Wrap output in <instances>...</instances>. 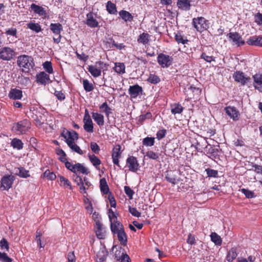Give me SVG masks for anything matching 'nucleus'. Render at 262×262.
<instances>
[{"label":"nucleus","mask_w":262,"mask_h":262,"mask_svg":"<svg viewBox=\"0 0 262 262\" xmlns=\"http://www.w3.org/2000/svg\"><path fill=\"white\" fill-rule=\"evenodd\" d=\"M17 63L18 66L22 68V70L24 72H29L30 69H33L35 66L32 57L26 55L19 56L17 58Z\"/></svg>","instance_id":"f257e3e1"},{"label":"nucleus","mask_w":262,"mask_h":262,"mask_svg":"<svg viewBox=\"0 0 262 262\" xmlns=\"http://www.w3.org/2000/svg\"><path fill=\"white\" fill-rule=\"evenodd\" d=\"M30 125L29 122L27 120L24 119L14 124L12 130L17 134H24L28 130Z\"/></svg>","instance_id":"f03ea898"},{"label":"nucleus","mask_w":262,"mask_h":262,"mask_svg":"<svg viewBox=\"0 0 262 262\" xmlns=\"http://www.w3.org/2000/svg\"><path fill=\"white\" fill-rule=\"evenodd\" d=\"M193 25L198 31L202 32L209 28L208 21L203 17L194 18Z\"/></svg>","instance_id":"7ed1b4c3"},{"label":"nucleus","mask_w":262,"mask_h":262,"mask_svg":"<svg viewBox=\"0 0 262 262\" xmlns=\"http://www.w3.org/2000/svg\"><path fill=\"white\" fill-rule=\"evenodd\" d=\"M105 66L103 61H99L95 63V65L89 66L87 69L93 77H97L101 75V69Z\"/></svg>","instance_id":"20e7f679"},{"label":"nucleus","mask_w":262,"mask_h":262,"mask_svg":"<svg viewBox=\"0 0 262 262\" xmlns=\"http://www.w3.org/2000/svg\"><path fill=\"white\" fill-rule=\"evenodd\" d=\"M15 180L14 176L10 174L4 176L1 180L0 188L3 190H8L12 186V184Z\"/></svg>","instance_id":"39448f33"},{"label":"nucleus","mask_w":262,"mask_h":262,"mask_svg":"<svg viewBox=\"0 0 262 262\" xmlns=\"http://www.w3.org/2000/svg\"><path fill=\"white\" fill-rule=\"evenodd\" d=\"M50 28L52 32L57 36V37H53L54 41L56 43H58L60 42L61 38L60 33L63 30L62 25L60 23H52L50 26Z\"/></svg>","instance_id":"423d86ee"},{"label":"nucleus","mask_w":262,"mask_h":262,"mask_svg":"<svg viewBox=\"0 0 262 262\" xmlns=\"http://www.w3.org/2000/svg\"><path fill=\"white\" fill-rule=\"evenodd\" d=\"M15 54L14 50L9 47H3L0 50V59L5 61L11 60Z\"/></svg>","instance_id":"0eeeda50"},{"label":"nucleus","mask_w":262,"mask_h":262,"mask_svg":"<svg viewBox=\"0 0 262 262\" xmlns=\"http://www.w3.org/2000/svg\"><path fill=\"white\" fill-rule=\"evenodd\" d=\"M173 58L172 57L160 53L157 57L158 63L163 68H168L172 64Z\"/></svg>","instance_id":"6e6552de"},{"label":"nucleus","mask_w":262,"mask_h":262,"mask_svg":"<svg viewBox=\"0 0 262 262\" xmlns=\"http://www.w3.org/2000/svg\"><path fill=\"white\" fill-rule=\"evenodd\" d=\"M233 77L236 82L240 83L242 85H245L250 82L251 80L249 77L245 76L244 73L240 71L235 72L233 75Z\"/></svg>","instance_id":"1a4fd4ad"},{"label":"nucleus","mask_w":262,"mask_h":262,"mask_svg":"<svg viewBox=\"0 0 262 262\" xmlns=\"http://www.w3.org/2000/svg\"><path fill=\"white\" fill-rule=\"evenodd\" d=\"M206 154L209 158L214 161L220 159V150L218 148L210 144L206 146Z\"/></svg>","instance_id":"9d476101"},{"label":"nucleus","mask_w":262,"mask_h":262,"mask_svg":"<svg viewBox=\"0 0 262 262\" xmlns=\"http://www.w3.org/2000/svg\"><path fill=\"white\" fill-rule=\"evenodd\" d=\"M126 166L128 167V170L132 172H136L139 167L137 158L134 156H129L126 160Z\"/></svg>","instance_id":"9b49d317"},{"label":"nucleus","mask_w":262,"mask_h":262,"mask_svg":"<svg viewBox=\"0 0 262 262\" xmlns=\"http://www.w3.org/2000/svg\"><path fill=\"white\" fill-rule=\"evenodd\" d=\"M230 41H232L234 44L238 46L245 44V41L242 39V36L237 32H230L227 34Z\"/></svg>","instance_id":"f8f14e48"},{"label":"nucleus","mask_w":262,"mask_h":262,"mask_svg":"<svg viewBox=\"0 0 262 262\" xmlns=\"http://www.w3.org/2000/svg\"><path fill=\"white\" fill-rule=\"evenodd\" d=\"M36 81L44 85L52 82L50 80L49 75L45 72H41L36 75Z\"/></svg>","instance_id":"ddd939ff"},{"label":"nucleus","mask_w":262,"mask_h":262,"mask_svg":"<svg viewBox=\"0 0 262 262\" xmlns=\"http://www.w3.org/2000/svg\"><path fill=\"white\" fill-rule=\"evenodd\" d=\"M96 234L99 239H104L105 237V230L102 224L99 221H96Z\"/></svg>","instance_id":"4468645a"},{"label":"nucleus","mask_w":262,"mask_h":262,"mask_svg":"<svg viewBox=\"0 0 262 262\" xmlns=\"http://www.w3.org/2000/svg\"><path fill=\"white\" fill-rule=\"evenodd\" d=\"M225 110L226 113L233 120H238L239 113L236 107L229 106L226 107Z\"/></svg>","instance_id":"2eb2a0df"},{"label":"nucleus","mask_w":262,"mask_h":262,"mask_svg":"<svg viewBox=\"0 0 262 262\" xmlns=\"http://www.w3.org/2000/svg\"><path fill=\"white\" fill-rule=\"evenodd\" d=\"M121 146L119 144H117L113 149V153H112V159L113 161L114 164L117 165L119 167H120V166L119 164V158L121 155Z\"/></svg>","instance_id":"dca6fc26"},{"label":"nucleus","mask_w":262,"mask_h":262,"mask_svg":"<svg viewBox=\"0 0 262 262\" xmlns=\"http://www.w3.org/2000/svg\"><path fill=\"white\" fill-rule=\"evenodd\" d=\"M61 136L66 139V143L68 141L74 142L75 140L78 139V134L74 130L72 132L67 131L66 133L63 132L61 133Z\"/></svg>","instance_id":"f3484780"},{"label":"nucleus","mask_w":262,"mask_h":262,"mask_svg":"<svg viewBox=\"0 0 262 262\" xmlns=\"http://www.w3.org/2000/svg\"><path fill=\"white\" fill-rule=\"evenodd\" d=\"M254 80L253 86L254 88L260 92H262V73L256 74L253 76Z\"/></svg>","instance_id":"a211bd4d"},{"label":"nucleus","mask_w":262,"mask_h":262,"mask_svg":"<svg viewBox=\"0 0 262 262\" xmlns=\"http://www.w3.org/2000/svg\"><path fill=\"white\" fill-rule=\"evenodd\" d=\"M142 87L138 84L130 86L128 89V93L133 98L137 97L140 94H142Z\"/></svg>","instance_id":"6ab92c4d"},{"label":"nucleus","mask_w":262,"mask_h":262,"mask_svg":"<svg viewBox=\"0 0 262 262\" xmlns=\"http://www.w3.org/2000/svg\"><path fill=\"white\" fill-rule=\"evenodd\" d=\"M248 45L262 47V36H254L250 37L247 41Z\"/></svg>","instance_id":"aec40b11"},{"label":"nucleus","mask_w":262,"mask_h":262,"mask_svg":"<svg viewBox=\"0 0 262 262\" xmlns=\"http://www.w3.org/2000/svg\"><path fill=\"white\" fill-rule=\"evenodd\" d=\"M13 173L20 178H27L30 177L29 170H26L23 167H15L13 169Z\"/></svg>","instance_id":"412c9836"},{"label":"nucleus","mask_w":262,"mask_h":262,"mask_svg":"<svg viewBox=\"0 0 262 262\" xmlns=\"http://www.w3.org/2000/svg\"><path fill=\"white\" fill-rule=\"evenodd\" d=\"M86 24L88 26L91 28H95L98 26V22L94 18L93 13H88L86 14Z\"/></svg>","instance_id":"4be33fe9"},{"label":"nucleus","mask_w":262,"mask_h":262,"mask_svg":"<svg viewBox=\"0 0 262 262\" xmlns=\"http://www.w3.org/2000/svg\"><path fill=\"white\" fill-rule=\"evenodd\" d=\"M73 179L74 182L76 183V184L79 186V190L81 193H86V188L84 186V183L83 180L82 178L77 175V174H73Z\"/></svg>","instance_id":"5701e85b"},{"label":"nucleus","mask_w":262,"mask_h":262,"mask_svg":"<svg viewBox=\"0 0 262 262\" xmlns=\"http://www.w3.org/2000/svg\"><path fill=\"white\" fill-rule=\"evenodd\" d=\"M86 118H83L84 125L83 128L84 130L88 133H93V123L92 120L90 118L86 117Z\"/></svg>","instance_id":"b1692460"},{"label":"nucleus","mask_w":262,"mask_h":262,"mask_svg":"<svg viewBox=\"0 0 262 262\" xmlns=\"http://www.w3.org/2000/svg\"><path fill=\"white\" fill-rule=\"evenodd\" d=\"M110 227L112 232L114 234L124 229L123 225L118 221L111 222Z\"/></svg>","instance_id":"393cba45"},{"label":"nucleus","mask_w":262,"mask_h":262,"mask_svg":"<svg viewBox=\"0 0 262 262\" xmlns=\"http://www.w3.org/2000/svg\"><path fill=\"white\" fill-rule=\"evenodd\" d=\"M9 96L14 100L20 99L23 97V93L20 90L12 89L10 91Z\"/></svg>","instance_id":"a878e982"},{"label":"nucleus","mask_w":262,"mask_h":262,"mask_svg":"<svg viewBox=\"0 0 262 262\" xmlns=\"http://www.w3.org/2000/svg\"><path fill=\"white\" fill-rule=\"evenodd\" d=\"M177 6L179 9L187 11L190 10L191 5L189 0H178Z\"/></svg>","instance_id":"bb28decb"},{"label":"nucleus","mask_w":262,"mask_h":262,"mask_svg":"<svg viewBox=\"0 0 262 262\" xmlns=\"http://www.w3.org/2000/svg\"><path fill=\"white\" fill-rule=\"evenodd\" d=\"M119 14L121 18L125 22H131L133 20V16L127 11L122 10L119 12Z\"/></svg>","instance_id":"cd10ccee"},{"label":"nucleus","mask_w":262,"mask_h":262,"mask_svg":"<svg viewBox=\"0 0 262 262\" xmlns=\"http://www.w3.org/2000/svg\"><path fill=\"white\" fill-rule=\"evenodd\" d=\"M31 8L34 13L38 14L40 16L45 15L47 14L46 11L43 7L35 4H32L31 5Z\"/></svg>","instance_id":"c85d7f7f"},{"label":"nucleus","mask_w":262,"mask_h":262,"mask_svg":"<svg viewBox=\"0 0 262 262\" xmlns=\"http://www.w3.org/2000/svg\"><path fill=\"white\" fill-rule=\"evenodd\" d=\"M116 234H117L118 240L120 243L123 246H125L127 244V238L124 229L120 230L119 232H118Z\"/></svg>","instance_id":"c756f323"},{"label":"nucleus","mask_w":262,"mask_h":262,"mask_svg":"<svg viewBox=\"0 0 262 262\" xmlns=\"http://www.w3.org/2000/svg\"><path fill=\"white\" fill-rule=\"evenodd\" d=\"M92 117L99 126L104 125V117L101 114L93 112L92 113Z\"/></svg>","instance_id":"7c9ffc66"},{"label":"nucleus","mask_w":262,"mask_h":262,"mask_svg":"<svg viewBox=\"0 0 262 262\" xmlns=\"http://www.w3.org/2000/svg\"><path fill=\"white\" fill-rule=\"evenodd\" d=\"M183 107L179 103H174L171 105V112L172 114H180L183 111Z\"/></svg>","instance_id":"2f4dec72"},{"label":"nucleus","mask_w":262,"mask_h":262,"mask_svg":"<svg viewBox=\"0 0 262 262\" xmlns=\"http://www.w3.org/2000/svg\"><path fill=\"white\" fill-rule=\"evenodd\" d=\"M100 188L101 191L103 194H106L109 192V188L105 178L100 179Z\"/></svg>","instance_id":"473e14b6"},{"label":"nucleus","mask_w":262,"mask_h":262,"mask_svg":"<svg viewBox=\"0 0 262 262\" xmlns=\"http://www.w3.org/2000/svg\"><path fill=\"white\" fill-rule=\"evenodd\" d=\"M237 256L236 249L232 248L228 252L226 259L229 262H232Z\"/></svg>","instance_id":"72a5a7b5"},{"label":"nucleus","mask_w":262,"mask_h":262,"mask_svg":"<svg viewBox=\"0 0 262 262\" xmlns=\"http://www.w3.org/2000/svg\"><path fill=\"white\" fill-rule=\"evenodd\" d=\"M149 36H150L148 33L143 32L139 35L137 39V41L139 43H141L143 45L148 44Z\"/></svg>","instance_id":"f704fd0d"},{"label":"nucleus","mask_w":262,"mask_h":262,"mask_svg":"<svg viewBox=\"0 0 262 262\" xmlns=\"http://www.w3.org/2000/svg\"><path fill=\"white\" fill-rule=\"evenodd\" d=\"M88 157L93 165L95 166L96 168L99 169L98 166L101 163L100 160L95 155H89Z\"/></svg>","instance_id":"c9c22d12"},{"label":"nucleus","mask_w":262,"mask_h":262,"mask_svg":"<svg viewBox=\"0 0 262 262\" xmlns=\"http://www.w3.org/2000/svg\"><path fill=\"white\" fill-rule=\"evenodd\" d=\"M106 10L108 12L112 14H115L117 13L116 5L111 1H108L106 5Z\"/></svg>","instance_id":"e433bc0d"},{"label":"nucleus","mask_w":262,"mask_h":262,"mask_svg":"<svg viewBox=\"0 0 262 262\" xmlns=\"http://www.w3.org/2000/svg\"><path fill=\"white\" fill-rule=\"evenodd\" d=\"M67 144L69 146V147L74 151L79 154V155H82L83 151L80 148V147L74 142H72L71 141H68L67 142Z\"/></svg>","instance_id":"4c0bfd02"},{"label":"nucleus","mask_w":262,"mask_h":262,"mask_svg":"<svg viewBox=\"0 0 262 262\" xmlns=\"http://www.w3.org/2000/svg\"><path fill=\"white\" fill-rule=\"evenodd\" d=\"M211 241L213 242L215 245L220 246L222 244V239L217 233L215 232H212L210 235Z\"/></svg>","instance_id":"58836bf2"},{"label":"nucleus","mask_w":262,"mask_h":262,"mask_svg":"<svg viewBox=\"0 0 262 262\" xmlns=\"http://www.w3.org/2000/svg\"><path fill=\"white\" fill-rule=\"evenodd\" d=\"M11 145L14 148H16L18 150L23 148V143L22 141L16 138H14L12 140Z\"/></svg>","instance_id":"ea45409f"},{"label":"nucleus","mask_w":262,"mask_h":262,"mask_svg":"<svg viewBox=\"0 0 262 262\" xmlns=\"http://www.w3.org/2000/svg\"><path fill=\"white\" fill-rule=\"evenodd\" d=\"M76 172H80L85 174H88L89 173L88 169L80 163H77L75 164V173Z\"/></svg>","instance_id":"a19ab883"},{"label":"nucleus","mask_w":262,"mask_h":262,"mask_svg":"<svg viewBox=\"0 0 262 262\" xmlns=\"http://www.w3.org/2000/svg\"><path fill=\"white\" fill-rule=\"evenodd\" d=\"M27 27L36 33H38L41 31L40 25L37 23H29L27 24Z\"/></svg>","instance_id":"79ce46f5"},{"label":"nucleus","mask_w":262,"mask_h":262,"mask_svg":"<svg viewBox=\"0 0 262 262\" xmlns=\"http://www.w3.org/2000/svg\"><path fill=\"white\" fill-rule=\"evenodd\" d=\"M147 81L151 84H156L160 81V78L155 74H150Z\"/></svg>","instance_id":"37998d69"},{"label":"nucleus","mask_w":262,"mask_h":262,"mask_svg":"<svg viewBox=\"0 0 262 262\" xmlns=\"http://www.w3.org/2000/svg\"><path fill=\"white\" fill-rule=\"evenodd\" d=\"M125 65L123 63L118 62L115 63L114 70L119 74H123L125 73Z\"/></svg>","instance_id":"c03bdc74"},{"label":"nucleus","mask_w":262,"mask_h":262,"mask_svg":"<svg viewBox=\"0 0 262 262\" xmlns=\"http://www.w3.org/2000/svg\"><path fill=\"white\" fill-rule=\"evenodd\" d=\"M83 85L84 89L86 92H91L94 90L93 84L90 83L87 79H84L83 80Z\"/></svg>","instance_id":"a18cd8bd"},{"label":"nucleus","mask_w":262,"mask_h":262,"mask_svg":"<svg viewBox=\"0 0 262 262\" xmlns=\"http://www.w3.org/2000/svg\"><path fill=\"white\" fill-rule=\"evenodd\" d=\"M241 191L245 194L246 198L248 199L254 198L256 196V195L254 192L245 188H242L241 189Z\"/></svg>","instance_id":"49530a36"},{"label":"nucleus","mask_w":262,"mask_h":262,"mask_svg":"<svg viewBox=\"0 0 262 262\" xmlns=\"http://www.w3.org/2000/svg\"><path fill=\"white\" fill-rule=\"evenodd\" d=\"M103 107H105V110H103L102 112L104 113L107 117H108L109 115L112 113V109L108 106V104L106 102H104L102 103L100 106L99 108L100 110H103Z\"/></svg>","instance_id":"de8ad7c7"},{"label":"nucleus","mask_w":262,"mask_h":262,"mask_svg":"<svg viewBox=\"0 0 262 262\" xmlns=\"http://www.w3.org/2000/svg\"><path fill=\"white\" fill-rule=\"evenodd\" d=\"M43 68L45 71L49 74H52L53 72V70L52 66V63L50 61H46L43 64Z\"/></svg>","instance_id":"09e8293b"},{"label":"nucleus","mask_w":262,"mask_h":262,"mask_svg":"<svg viewBox=\"0 0 262 262\" xmlns=\"http://www.w3.org/2000/svg\"><path fill=\"white\" fill-rule=\"evenodd\" d=\"M155 143V138L154 137H146L143 140V144L147 146H151Z\"/></svg>","instance_id":"8fccbe9b"},{"label":"nucleus","mask_w":262,"mask_h":262,"mask_svg":"<svg viewBox=\"0 0 262 262\" xmlns=\"http://www.w3.org/2000/svg\"><path fill=\"white\" fill-rule=\"evenodd\" d=\"M175 39L178 43H181L183 45L186 43L188 41L187 39H184L183 36L180 33L176 34Z\"/></svg>","instance_id":"3c124183"},{"label":"nucleus","mask_w":262,"mask_h":262,"mask_svg":"<svg viewBox=\"0 0 262 262\" xmlns=\"http://www.w3.org/2000/svg\"><path fill=\"white\" fill-rule=\"evenodd\" d=\"M0 260L2 262H12V259L5 252H0Z\"/></svg>","instance_id":"603ef678"},{"label":"nucleus","mask_w":262,"mask_h":262,"mask_svg":"<svg viewBox=\"0 0 262 262\" xmlns=\"http://www.w3.org/2000/svg\"><path fill=\"white\" fill-rule=\"evenodd\" d=\"M43 176L44 177L47 178L49 180H54L56 178V175L54 173L51 172L49 170L45 171L43 173Z\"/></svg>","instance_id":"864d4df0"},{"label":"nucleus","mask_w":262,"mask_h":262,"mask_svg":"<svg viewBox=\"0 0 262 262\" xmlns=\"http://www.w3.org/2000/svg\"><path fill=\"white\" fill-rule=\"evenodd\" d=\"M165 179L168 182H169V183H171L173 185L176 184L179 181V180L176 179L174 177L170 176L169 174H166Z\"/></svg>","instance_id":"5fc2aeb1"},{"label":"nucleus","mask_w":262,"mask_h":262,"mask_svg":"<svg viewBox=\"0 0 262 262\" xmlns=\"http://www.w3.org/2000/svg\"><path fill=\"white\" fill-rule=\"evenodd\" d=\"M206 171L208 177H217L218 171L216 170L212 169L210 168H207Z\"/></svg>","instance_id":"6e6d98bb"},{"label":"nucleus","mask_w":262,"mask_h":262,"mask_svg":"<svg viewBox=\"0 0 262 262\" xmlns=\"http://www.w3.org/2000/svg\"><path fill=\"white\" fill-rule=\"evenodd\" d=\"M146 156L152 160H157L159 158L158 154L151 150L146 152Z\"/></svg>","instance_id":"4d7b16f0"},{"label":"nucleus","mask_w":262,"mask_h":262,"mask_svg":"<svg viewBox=\"0 0 262 262\" xmlns=\"http://www.w3.org/2000/svg\"><path fill=\"white\" fill-rule=\"evenodd\" d=\"M129 212L132 214V215L136 217H140L141 216V213L139 212L136 208L129 207Z\"/></svg>","instance_id":"13d9d810"},{"label":"nucleus","mask_w":262,"mask_h":262,"mask_svg":"<svg viewBox=\"0 0 262 262\" xmlns=\"http://www.w3.org/2000/svg\"><path fill=\"white\" fill-rule=\"evenodd\" d=\"M124 191L126 194L129 197L130 199L133 198V195L134 193V192L129 186H124Z\"/></svg>","instance_id":"bf43d9fd"},{"label":"nucleus","mask_w":262,"mask_h":262,"mask_svg":"<svg viewBox=\"0 0 262 262\" xmlns=\"http://www.w3.org/2000/svg\"><path fill=\"white\" fill-rule=\"evenodd\" d=\"M255 22L258 25H262V14L258 12L254 16Z\"/></svg>","instance_id":"052dcab7"},{"label":"nucleus","mask_w":262,"mask_h":262,"mask_svg":"<svg viewBox=\"0 0 262 262\" xmlns=\"http://www.w3.org/2000/svg\"><path fill=\"white\" fill-rule=\"evenodd\" d=\"M91 149L95 154H98L100 151V147L96 142L91 143Z\"/></svg>","instance_id":"680f3d73"},{"label":"nucleus","mask_w":262,"mask_h":262,"mask_svg":"<svg viewBox=\"0 0 262 262\" xmlns=\"http://www.w3.org/2000/svg\"><path fill=\"white\" fill-rule=\"evenodd\" d=\"M201 58L204 59L206 61L211 62L214 61V57L211 56H208L205 53H203L201 56Z\"/></svg>","instance_id":"e2e57ef3"},{"label":"nucleus","mask_w":262,"mask_h":262,"mask_svg":"<svg viewBox=\"0 0 262 262\" xmlns=\"http://www.w3.org/2000/svg\"><path fill=\"white\" fill-rule=\"evenodd\" d=\"M17 33V29L16 28H11L6 30V34L7 35L16 36Z\"/></svg>","instance_id":"0e129e2a"},{"label":"nucleus","mask_w":262,"mask_h":262,"mask_svg":"<svg viewBox=\"0 0 262 262\" xmlns=\"http://www.w3.org/2000/svg\"><path fill=\"white\" fill-rule=\"evenodd\" d=\"M54 95L57 97V98L60 101L63 100L66 98L65 95L62 92V91H55L54 92Z\"/></svg>","instance_id":"69168bd1"},{"label":"nucleus","mask_w":262,"mask_h":262,"mask_svg":"<svg viewBox=\"0 0 262 262\" xmlns=\"http://www.w3.org/2000/svg\"><path fill=\"white\" fill-rule=\"evenodd\" d=\"M0 246L2 249H6L7 251L9 250V247L7 241L3 238L0 242Z\"/></svg>","instance_id":"338daca9"},{"label":"nucleus","mask_w":262,"mask_h":262,"mask_svg":"<svg viewBox=\"0 0 262 262\" xmlns=\"http://www.w3.org/2000/svg\"><path fill=\"white\" fill-rule=\"evenodd\" d=\"M166 133V130L165 129L159 130L156 134L157 138L158 140L162 139L165 136Z\"/></svg>","instance_id":"774afa93"}]
</instances>
